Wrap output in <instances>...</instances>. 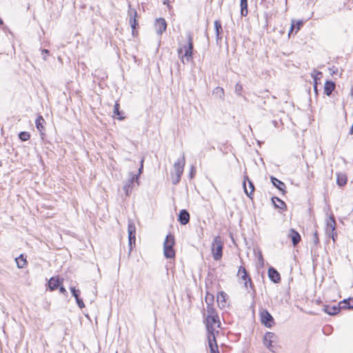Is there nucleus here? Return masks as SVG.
Masks as SVG:
<instances>
[{
	"label": "nucleus",
	"mask_w": 353,
	"mask_h": 353,
	"mask_svg": "<svg viewBox=\"0 0 353 353\" xmlns=\"http://www.w3.org/2000/svg\"><path fill=\"white\" fill-rule=\"evenodd\" d=\"M259 261H261V263L263 264V256H262V254H259Z\"/></svg>",
	"instance_id": "49530a36"
},
{
	"label": "nucleus",
	"mask_w": 353,
	"mask_h": 353,
	"mask_svg": "<svg viewBox=\"0 0 353 353\" xmlns=\"http://www.w3.org/2000/svg\"><path fill=\"white\" fill-rule=\"evenodd\" d=\"M166 28L167 23L164 19L159 18L156 19L154 28L157 34L161 35L166 30Z\"/></svg>",
	"instance_id": "1a4fd4ad"
},
{
	"label": "nucleus",
	"mask_w": 353,
	"mask_h": 353,
	"mask_svg": "<svg viewBox=\"0 0 353 353\" xmlns=\"http://www.w3.org/2000/svg\"><path fill=\"white\" fill-rule=\"evenodd\" d=\"M242 90H243V87H242L241 84H240L239 83H237L235 85V92L238 95H241Z\"/></svg>",
	"instance_id": "c9c22d12"
},
{
	"label": "nucleus",
	"mask_w": 353,
	"mask_h": 353,
	"mask_svg": "<svg viewBox=\"0 0 353 353\" xmlns=\"http://www.w3.org/2000/svg\"><path fill=\"white\" fill-rule=\"evenodd\" d=\"M114 114L119 116V119L121 120L123 119V117H121V113L119 111V104L116 103L114 106Z\"/></svg>",
	"instance_id": "f704fd0d"
},
{
	"label": "nucleus",
	"mask_w": 353,
	"mask_h": 353,
	"mask_svg": "<svg viewBox=\"0 0 353 353\" xmlns=\"http://www.w3.org/2000/svg\"><path fill=\"white\" fill-rule=\"evenodd\" d=\"M339 310L340 309L339 307L334 306L332 307H327L325 309V312L330 315H334L337 314L339 312Z\"/></svg>",
	"instance_id": "473e14b6"
},
{
	"label": "nucleus",
	"mask_w": 353,
	"mask_h": 353,
	"mask_svg": "<svg viewBox=\"0 0 353 353\" xmlns=\"http://www.w3.org/2000/svg\"><path fill=\"white\" fill-rule=\"evenodd\" d=\"M19 137L21 141H25L30 139V135L27 132H21L19 133Z\"/></svg>",
	"instance_id": "72a5a7b5"
},
{
	"label": "nucleus",
	"mask_w": 353,
	"mask_h": 353,
	"mask_svg": "<svg viewBox=\"0 0 353 353\" xmlns=\"http://www.w3.org/2000/svg\"><path fill=\"white\" fill-rule=\"evenodd\" d=\"M303 26V21H296L294 19H292V24H291V28H290V34L293 30L295 28V27L296 28V32L300 29V28Z\"/></svg>",
	"instance_id": "393cba45"
},
{
	"label": "nucleus",
	"mask_w": 353,
	"mask_h": 353,
	"mask_svg": "<svg viewBox=\"0 0 353 353\" xmlns=\"http://www.w3.org/2000/svg\"><path fill=\"white\" fill-rule=\"evenodd\" d=\"M248 183H249V186H250V192L248 191V190L246 188L245 182L243 183V185H244L245 192L246 193V194L248 196H250V195L252 194V192L254 190V185H253L252 182H251L250 180H248Z\"/></svg>",
	"instance_id": "2f4dec72"
},
{
	"label": "nucleus",
	"mask_w": 353,
	"mask_h": 353,
	"mask_svg": "<svg viewBox=\"0 0 353 353\" xmlns=\"http://www.w3.org/2000/svg\"><path fill=\"white\" fill-rule=\"evenodd\" d=\"M335 227H336V222L333 217V216H330L329 219L327 220V232L330 233L331 231V236L334 241V231H335Z\"/></svg>",
	"instance_id": "ddd939ff"
},
{
	"label": "nucleus",
	"mask_w": 353,
	"mask_h": 353,
	"mask_svg": "<svg viewBox=\"0 0 353 353\" xmlns=\"http://www.w3.org/2000/svg\"><path fill=\"white\" fill-rule=\"evenodd\" d=\"M271 181L274 186L278 188L280 191L284 192V188H285V185L283 182L281 181L278 179L271 176Z\"/></svg>",
	"instance_id": "aec40b11"
},
{
	"label": "nucleus",
	"mask_w": 353,
	"mask_h": 353,
	"mask_svg": "<svg viewBox=\"0 0 353 353\" xmlns=\"http://www.w3.org/2000/svg\"><path fill=\"white\" fill-rule=\"evenodd\" d=\"M42 54L43 55V59H46V56L49 54V50H43Z\"/></svg>",
	"instance_id": "37998d69"
},
{
	"label": "nucleus",
	"mask_w": 353,
	"mask_h": 353,
	"mask_svg": "<svg viewBox=\"0 0 353 353\" xmlns=\"http://www.w3.org/2000/svg\"><path fill=\"white\" fill-rule=\"evenodd\" d=\"M272 201L274 203L275 207L277 208L283 209L284 207H285V203L277 197H272Z\"/></svg>",
	"instance_id": "cd10ccee"
},
{
	"label": "nucleus",
	"mask_w": 353,
	"mask_h": 353,
	"mask_svg": "<svg viewBox=\"0 0 353 353\" xmlns=\"http://www.w3.org/2000/svg\"><path fill=\"white\" fill-rule=\"evenodd\" d=\"M268 276L270 279L275 283H278L281 281L280 274L273 268L268 269Z\"/></svg>",
	"instance_id": "dca6fc26"
},
{
	"label": "nucleus",
	"mask_w": 353,
	"mask_h": 353,
	"mask_svg": "<svg viewBox=\"0 0 353 353\" xmlns=\"http://www.w3.org/2000/svg\"><path fill=\"white\" fill-rule=\"evenodd\" d=\"M317 74L321 75V72H318Z\"/></svg>",
	"instance_id": "8fccbe9b"
},
{
	"label": "nucleus",
	"mask_w": 353,
	"mask_h": 353,
	"mask_svg": "<svg viewBox=\"0 0 353 353\" xmlns=\"http://www.w3.org/2000/svg\"><path fill=\"white\" fill-rule=\"evenodd\" d=\"M205 301L207 303V312L208 313V315H216L215 312L212 306L210 305V303L208 302V296H206Z\"/></svg>",
	"instance_id": "7c9ffc66"
},
{
	"label": "nucleus",
	"mask_w": 353,
	"mask_h": 353,
	"mask_svg": "<svg viewBox=\"0 0 353 353\" xmlns=\"http://www.w3.org/2000/svg\"><path fill=\"white\" fill-rule=\"evenodd\" d=\"M276 339L277 336L274 333L268 332L263 337V343L269 350L274 352V346L272 343H275Z\"/></svg>",
	"instance_id": "39448f33"
},
{
	"label": "nucleus",
	"mask_w": 353,
	"mask_h": 353,
	"mask_svg": "<svg viewBox=\"0 0 353 353\" xmlns=\"http://www.w3.org/2000/svg\"><path fill=\"white\" fill-rule=\"evenodd\" d=\"M288 236L292 240L294 246H296L301 241L300 234L294 229L290 230Z\"/></svg>",
	"instance_id": "2eb2a0df"
},
{
	"label": "nucleus",
	"mask_w": 353,
	"mask_h": 353,
	"mask_svg": "<svg viewBox=\"0 0 353 353\" xmlns=\"http://www.w3.org/2000/svg\"><path fill=\"white\" fill-rule=\"evenodd\" d=\"M130 177L126 182V183L123 186V190L125 192L126 195H129V193L131 192V185L134 183V181L137 182L139 180V176L137 174H133L132 173H130Z\"/></svg>",
	"instance_id": "9b49d317"
},
{
	"label": "nucleus",
	"mask_w": 353,
	"mask_h": 353,
	"mask_svg": "<svg viewBox=\"0 0 353 353\" xmlns=\"http://www.w3.org/2000/svg\"><path fill=\"white\" fill-rule=\"evenodd\" d=\"M314 89L316 90V85H314Z\"/></svg>",
	"instance_id": "3c124183"
},
{
	"label": "nucleus",
	"mask_w": 353,
	"mask_h": 353,
	"mask_svg": "<svg viewBox=\"0 0 353 353\" xmlns=\"http://www.w3.org/2000/svg\"><path fill=\"white\" fill-rule=\"evenodd\" d=\"M163 4L167 5L169 8H170V6L169 5V0H163Z\"/></svg>",
	"instance_id": "a18cd8bd"
},
{
	"label": "nucleus",
	"mask_w": 353,
	"mask_h": 353,
	"mask_svg": "<svg viewBox=\"0 0 353 353\" xmlns=\"http://www.w3.org/2000/svg\"><path fill=\"white\" fill-rule=\"evenodd\" d=\"M190 176L192 177L193 176V171L192 170L191 172H190Z\"/></svg>",
	"instance_id": "de8ad7c7"
},
{
	"label": "nucleus",
	"mask_w": 353,
	"mask_h": 353,
	"mask_svg": "<svg viewBox=\"0 0 353 353\" xmlns=\"http://www.w3.org/2000/svg\"><path fill=\"white\" fill-rule=\"evenodd\" d=\"M208 296V302L210 303V305L212 304V303H213L214 301V296L212 294H207V295Z\"/></svg>",
	"instance_id": "a19ab883"
},
{
	"label": "nucleus",
	"mask_w": 353,
	"mask_h": 353,
	"mask_svg": "<svg viewBox=\"0 0 353 353\" xmlns=\"http://www.w3.org/2000/svg\"><path fill=\"white\" fill-rule=\"evenodd\" d=\"M313 241L315 244H317L319 243V237H318V234H317V232L316 231L314 233V235H313Z\"/></svg>",
	"instance_id": "ea45409f"
},
{
	"label": "nucleus",
	"mask_w": 353,
	"mask_h": 353,
	"mask_svg": "<svg viewBox=\"0 0 353 353\" xmlns=\"http://www.w3.org/2000/svg\"><path fill=\"white\" fill-rule=\"evenodd\" d=\"M60 285V281L58 279H55L54 277L51 278L48 282V286L50 290H54Z\"/></svg>",
	"instance_id": "5701e85b"
},
{
	"label": "nucleus",
	"mask_w": 353,
	"mask_h": 353,
	"mask_svg": "<svg viewBox=\"0 0 353 353\" xmlns=\"http://www.w3.org/2000/svg\"><path fill=\"white\" fill-rule=\"evenodd\" d=\"M335 89V83L332 81H327L324 85V92L326 95L330 96L332 91Z\"/></svg>",
	"instance_id": "6ab92c4d"
},
{
	"label": "nucleus",
	"mask_w": 353,
	"mask_h": 353,
	"mask_svg": "<svg viewBox=\"0 0 353 353\" xmlns=\"http://www.w3.org/2000/svg\"><path fill=\"white\" fill-rule=\"evenodd\" d=\"M226 296L227 294L223 292H219L216 296L218 304L223 307H225L226 304Z\"/></svg>",
	"instance_id": "412c9836"
},
{
	"label": "nucleus",
	"mask_w": 353,
	"mask_h": 353,
	"mask_svg": "<svg viewBox=\"0 0 353 353\" xmlns=\"http://www.w3.org/2000/svg\"><path fill=\"white\" fill-rule=\"evenodd\" d=\"M208 323V344H209V346L214 345L215 343H216V336H215L216 331H215L214 329H212L211 327V325H210V323L209 322ZM216 332H218V331H216Z\"/></svg>",
	"instance_id": "4468645a"
},
{
	"label": "nucleus",
	"mask_w": 353,
	"mask_h": 353,
	"mask_svg": "<svg viewBox=\"0 0 353 353\" xmlns=\"http://www.w3.org/2000/svg\"><path fill=\"white\" fill-rule=\"evenodd\" d=\"M3 23V21L2 19L0 18V24H2Z\"/></svg>",
	"instance_id": "09e8293b"
},
{
	"label": "nucleus",
	"mask_w": 353,
	"mask_h": 353,
	"mask_svg": "<svg viewBox=\"0 0 353 353\" xmlns=\"http://www.w3.org/2000/svg\"><path fill=\"white\" fill-rule=\"evenodd\" d=\"M143 159H141V166H140V168H139V174H138V176H139V175L142 172V171H143Z\"/></svg>",
	"instance_id": "79ce46f5"
},
{
	"label": "nucleus",
	"mask_w": 353,
	"mask_h": 353,
	"mask_svg": "<svg viewBox=\"0 0 353 353\" xmlns=\"http://www.w3.org/2000/svg\"><path fill=\"white\" fill-rule=\"evenodd\" d=\"M185 163V160L184 154H183V157L181 159H179L176 162L174 163L173 165L174 172L171 174L172 182L174 185H176L179 183L181 175L183 172Z\"/></svg>",
	"instance_id": "f03ea898"
},
{
	"label": "nucleus",
	"mask_w": 353,
	"mask_h": 353,
	"mask_svg": "<svg viewBox=\"0 0 353 353\" xmlns=\"http://www.w3.org/2000/svg\"><path fill=\"white\" fill-rule=\"evenodd\" d=\"M76 301L80 308H83L85 307L83 301L80 298L76 299Z\"/></svg>",
	"instance_id": "58836bf2"
},
{
	"label": "nucleus",
	"mask_w": 353,
	"mask_h": 353,
	"mask_svg": "<svg viewBox=\"0 0 353 353\" xmlns=\"http://www.w3.org/2000/svg\"><path fill=\"white\" fill-rule=\"evenodd\" d=\"M341 307L353 309V299H345L343 301L341 302Z\"/></svg>",
	"instance_id": "c85d7f7f"
},
{
	"label": "nucleus",
	"mask_w": 353,
	"mask_h": 353,
	"mask_svg": "<svg viewBox=\"0 0 353 353\" xmlns=\"http://www.w3.org/2000/svg\"><path fill=\"white\" fill-rule=\"evenodd\" d=\"M336 183L339 186H343L347 183V177L345 174H338Z\"/></svg>",
	"instance_id": "bb28decb"
},
{
	"label": "nucleus",
	"mask_w": 353,
	"mask_h": 353,
	"mask_svg": "<svg viewBox=\"0 0 353 353\" xmlns=\"http://www.w3.org/2000/svg\"><path fill=\"white\" fill-rule=\"evenodd\" d=\"M15 261L19 268H23L27 265L26 259L23 254H21L19 257L16 258Z\"/></svg>",
	"instance_id": "4be33fe9"
},
{
	"label": "nucleus",
	"mask_w": 353,
	"mask_h": 353,
	"mask_svg": "<svg viewBox=\"0 0 353 353\" xmlns=\"http://www.w3.org/2000/svg\"><path fill=\"white\" fill-rule=\"evenodd\" d=\"M209 347L210 349V353H216V352L219 351L216 343H215L214 345H210Z\"/></svg>",
	"instance_id": "4c0bfd02"
},
{
	"label": "nucleus",
	"mask_w": 353,
	"mask_h": 353,
	"mask_svg": "<svg viewBox=\"0 0 353 353\" xmlns=\"http://www.w3.org/2000/svg\"><path fill=\"white\" fill-rule=\"evenodd\" d=\"M260 316L261 323L266 327H270L274 324V319L267 310L261 311Z\"/></svg>",
	"instance_id": "0eeeda50"
},
{
	"label": "nucleus",
	"mask_w": 353,
	"mask_h": 353,
	"mask_svg": "<svg viewBox=\"0 0 353 353\" xmlns=\"http://www.w3.org/2000/svg\"><path fill=\"white\" fill-rule=\"evenodd\" d=\"M128 232L129 244L130 245H132V243H135L136 227L134 223L131 221H129L128 223Z\"/></svg>",
	"instance_id": "9d476101"
},
{
	"label": "nucleus",
	"mask_w": 353,
	"mask_h": 353,
	"mask_svg": "<svg viewBox=\"0 0 353 353\" xmlns=\"http://www.w3.org/2000/svg\"><path fill=\"white\" fill-rule=\"evenodd\" d=\"M213 94L221 99L224 98V90L221 87H216L213 90Z\"/></svg>",
	"instance_id": "c756f323"
},
{
	"label": "nucleus",
	"mask_w": 353,
	"mask_h": 353,
	"mask_svg": "<svg viewBox=\"0 0 353 353\" xmlns=\"http://www.w3.org/2000/svg\"><path fill=\"white\" fill-rule=\"evenodd\" d=\"M248 0H241V14L245 17L248 14Z\"/></svg>",
	"instance_id": "a878e982"
},
{
	"label": "nucleus",
	"mask_w": 353,
	"mask_h": 353,
	"mask_svg": "<svg viewBox=\"0 0 353 353\" xmlns=\"http://www.w3.org/2000/svg\"><path fill=\"white\" fill-rule=\"evenodd\" d=\"M59 291L62 294H65L66 293V290L65 289L64 287L61 286L59 289Z\"/></svg>",
	"instance_id": "c03bdc74"
},
{
	"label": "nucleus",
	"mask_w": 353,
	"mask_h": 353,
	"mask_svg": "<svg viewBox=\"0 0 353 353\" xmlns=\"http://www.w3.org/2000/svg\"><path fill=\"white\" fill-rule=\"evenodd\" d=\"M214 28L216 31V41H218L219 39H221L220 34L223 32L222 26L219 21L216 20L214 21Z\"/></svg>",
	"instance_id": "b1692460"
},
{
	"label": "nucleus",
	"mask_w": 353,
	"mask_h": 353,
	"mask_svg": "<svg viewBox=\"0 0 353 353\" xmlns=\"http://www.w3.org/2000/svg\"><path fill=\"white\" fill-rule=\"evenodd\" d=\"M223 243L221 241L216 237L212 242V251L213 258L214 260L218 261L222 257Z\"/></svg>",
	"instance_id": "20e7f679"
},
{
	"label": "nucleus",
	"mask_w": 353,
	"mask_h": 353,
	"mask_svg": "<svg viewBox=\"0 0 353 353\" xmlns=\"http://www.w3.org/2000/svg\"><path fill=\"white\" fill-rule=\"evenodd\" d=\"M128 15L129 17V23L132 29V31H134L137 28V26H138V23L137 20V12L135 9H132L130 6L129 10L128 11Z\"/></svg>",
	"instance_id": "6e6552de"
},
{
	"label": "nucleus",
	"mask_w": 353,
	"mask_h": 353,
	"mask_svg": "<svg viewBox=\"0 0 353 353\" xmlns=\"http://www.w3.org/2000/svg\"><path fill=\"white\" fill-rule=\"evenodd\" d=\"M237 275L241 280L244 281L245 288H248V283H249L250 287L252 289H254V285L252 284L251 279L248 276V272L244 267L240 266L238 273H237ZM254 290V292L255 293V290Z\"/></svg>",
	"instance_id": "423d86ee"
},
{
	"label": "nucleus",
	"mask_w": 353,
	"mask_h": 353,
	"mask_svg": "<svg viewBox=\"0 0 353 353\" xmlns=\"http://www.w3.org/2000/svg\"><path fill=\"white\" fill-rule=\"evenodd\" d=\"M179 59L183 63H188L192 59L193 52V41L190 35L188 37V43L183 47H180L178 50Z\"/></svg>",
	"instance_id": "f257e3e1"
},
{
	"label": "nucleus",
	"mask_w": 353,
	"mask_h": 353,
	"mask_svg": "<svg viewBox=\"0 0 353 353\" xmlns=\"http://www.w3.org/2000/svg\"><path fill=\"white\" fill-rule=\"evenodd\" d=\"M208 319H209V323H210V325H211V327L212 329H214V325L216 324H217V327H219V316L217 315H207V316L205 317V326H206V328L208 329Z\"/></svg>",
	"instance_id": "f8f14e48"
},
{
	"label": "nucleus",
	"mask_w": 353,
	"mask_h": 353,
	"mask_svg": "<svg viewBox=\"0 0 353 353\" xmlns=\"http://www.w3.org/2000/svg\"><path fill=\"white\" fill-rule=\"evenodd\" d=\"M175 244L174 237L169 234L166 236L163 243V254L167 259H173L175 256L174 245Z\"/></svg>",
	"instance_id": "7ed1b4c3"
},
{
	"label": "nucleus",
	"mask_w": 353,
	"mask_h": 353,
	"mask_svg": "<svg viewBox=\"0 0 353 353\" xmlns=\"http://www.w3.org/2000/svg\"><path fill=\"white\" fill-rule=\"evenodd\" d=\"M36 127L37 129L40 132L41 135L43 136L45 132V127L44 124L46 123V121L42 117V116L39 115L35 121Z\"/></svg>",
	"instance_id": "f3484780"
},
{
	"label": "nucleus",
	"mask_w": 353,
	"mask_h": 353,
	"mask_svg": "<svg viewBox=\"0 0 353 353\" xmlns=\"http://www.w3.org/2000/svg\"><path fill=\"white\" fill-rule=\"evenodd\" d=\"M190 221V214L185 210H181L179 214V221L182 225H186Z\"/></svg>",
	"instance_id": "a211bd4d"
},
{
	"label": "nucleus",
	"mask_w": 353,
	"mask_h": 353,
	"mask_svg": "<svg viewBox=\"0 0 353 353\" xmlns=\"http://www.w3.org/2000/svg\"><path fill=\"white\" fill-rule=\"evenodd\" d=\"M70 290H71L72 296L75 298V299H77L79 298V290H76L74 288H71Z\"/></svg>",
	"instance_id": "e433bc0d"
}]
</instances>
